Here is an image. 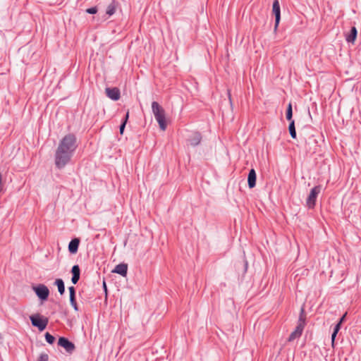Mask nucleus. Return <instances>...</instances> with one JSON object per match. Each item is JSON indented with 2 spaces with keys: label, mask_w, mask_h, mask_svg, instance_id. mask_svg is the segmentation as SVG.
<instances>
[{
  "label": "nucleus",
  "mask_w": 361,
  "mask_h": 361,
  "mask_svg": "<svg viewBox=\"0 0 361 361\" xmlns=\"http://www.w3.org/2000/svg\"><path fill=\"white\" fill-rule=\"evenodd\" d=\"M55 285L58 287V290L61 295H63L65 292V286L63 281L61 279H57L55 281Z\"/></svg>",
  "instance_id": "18"
},
{
  "label": "nucleus",
  "mask_w": 361,
  "mask_h": 361,
  "mask_svg": "<svg viewBox=\"0 0 361 361\" xmlns=\"http://www.w3.org/2000/svg\"><path fill=\"white\" fill-rule=\"evenodd\" d=\"M32 325L37 327L42 331L44 330L48 324L49 319L39 314H35L30 316Z\"/></svg>",
  "instance_id": "2"
},
{
  "label": "nucleus",
  "mask_w": 361,
  "mask_h": 361,
  "mask_svg": "<svg viewBox=\"0 0 361 361\" xmlns=\"http://www.w3.org/2000/svg\"><path fill=\"white\" fill-rule=\"evenodd\" d=\"M272 12L275 15L274 30H276L281 20V9L279 1L278 0H275L273 2Z\"/></svg>",
  "instance_id": "6"
},
{
  "label": "nucleus",
  "mask_w": 361,
  "mask_h": 361,
  "mask_svg": "<svg viewBox=\"0 0 361 361\" xmlns=\"http://www.w3.org/2000/svg\"><path fill=\"white\" fill-rule=\"evenodd\" d=\"M152 110L154 115H157L159 113H161L163 110H164L157 102H153L152 103Z\"/></svg>",
  "instance_id": "17"
},
{
  "label": "nucleus",
  "mask_w": 361,
  "mask_h": 361,
  "mask_svg": "<svg viewBox=\"0 0 361 361\" xmlns=\"http://www.w3.org/2000/svg\"><path fill=\"white\" fill-rule=\"evenodd\" d=\"M293 116V110H292V105L290 103H289L287 110H286V118L287 120L291 121Z\"/></svg>",
  "instance_id": "20"
},
{
  "label": "nucleus",
  "mask_w": 361,
  "mask_h": 361,
  "mask_svg": "<svg viewBox=\"0 0 361 361\" xmlns=\"http://www.w3.org/2000/svg\"><path fill=\"white\" fill-rule=\"evenodd\" d=\"M45 339L49 344H52L55 341V338L48 332L45 334Z\"/></svg>",
  "instance_id": "21"
},
{
  "label": "nucleus",
  "mask_w": 361,
  "mask_h": 361,
  "mask_svg": "<svg viewBox=\"0 0 361 361\" xmlns=\"http://www.w3.org/2000/svg\"><path fill=\"white\" fill-rule=\"evenodd\" d=\"M86 12L90 14H95L97 12V8L96 6L89 8L86 10Z\"/></svg>",
  "instance_id": "24"
},
{
  "label": "nucleus",
  "mask_w": 361,
  "mask_h": 361,
  "mask_svg": "<svg viewBox=\"0 0 361 361\" xmlns=\"http://www.w3.org/2000/svg\"><path fill=\"white\" fill-rule=\"evenodd\" d=\"M341 325L340 324H337L335 327H334V332L333 333H335V334H338V331L340 330L341 329Z\"/></svg>",
  "instance_id": "26"
},
{
  "label": "nucleus",
  "mask_w": 361,
  "mask_h": 361,
  "mask_svg": "<svg viewBox=\"0 0 361 361\" xmlns=\"http://www.w3.org/2000/svg\"><path fill=\"white\" fill-rule=\"evenodd\" d=\"M103 285H104V289H105V291H106V283H105V282H104Z\"/></svg>",
  "instance_id": "32"
},
{
  "label": "nucleus",
  "mask_w": 361,
  "mask_h": 361,
  "mask_svg": "<svg viewBox=\"0 0 361 361\" xmlns=\"http://www.w3.org/2000/svg\"><path fill=\"white\" fill-rule=\"evenodd\" d=\"M347 313H345L343 317L340 319V321L338 322V324H341L342 322L344 321L345 318V316H346Z\"/></svg>",
  "instance_id": "29"
},
{
  "label": "nucleus",
  "mask_w": 361,
  "mask_h": 361,
  "mask_svg": "<svg viewBox=\"0 0 361 361\" xmlns=\"http://www.w3.org/2000/svg\"><path fill=\"white\" fill-rule=\"evenodd\" d=\"M357 31L355 27H352L349 33L345 35V39L348 42L353 44L357 37Z\"/></svg>",
  "instance_id": "13"
},
{
  "label": "nucleus",
  "mask_w": 361,
  "mask_h": 361,
  "mask_svg": "<svg viewBox=\"0 0 361 361\" xmlns=\"http://www.w3.org/2000/svg\"><path fill=\"white\" fill-rule=\"evenodd\" d=\"M106 96L114 101H117L120 99L121 92L117 87H106L105 89Z\"/></svg>",
  "instance_id": "8"
},
{
  "label": "nucleus",
  "mask_w": 361,
  "mask_h": 361,
  "mask_svg": "<svg viewBox=\"0 0 361 361\" xmlns=\"http://www.w3.org/2000/svg\"><path fill=\"white\" fill-rule=\"evenodd\" d=\"M76 137L73 134L66 135L59 142L55 152V165L63 169L71 161L76 148Z\"/></svg>",
  "instance_id": "1"
},
{
  "label": "nucleus",
  "mask_w": 361,
  "mask_h": 361,
  "mask_svg": "<svg viewBox=\"0 0 361 361\" xmlns=\"http://www.w3.org/2000/svg\"><path fill=\"white\" fill-rule=\"evenodd\" d=\"M128 116H129V113H128V112H127V113H126V117H125V119H124L123 122L121 123V126H120V133H121V134H123V133L124 128H125V126H126V122H127L128 118Z\"/></svg>",
  "instance_id": "22"
},
{
  "label": "nucleus",
  "mask_w": 361,
  "mask_h": 361,
  "mask_svg": "<svg viewBox=\"0 0 361 361\" xmlns=\"http://www.w3.org/2000/svg\"><path fill=\"white\" fill-rule=\"evenodd\" d=\"M118 2H116L115 0H113L107 6L106 13L109 16L114 14L118 7Z\"/></svg>",
  "instance_id": "16"
},
{
  "label": "nucleus",
  "mask_w": 361,
  "mask_h": 361,
  "mask_svg": "<svg viewBox=\"0 0 361 361\" xmlns=\"http://www.w3.org/2000/svg\"><path fill=\"white\" fill-rule=\"evenodd\" d=\"M247 183L250 188H254L256 185V172L253 169H252L249 172Z\"/></svg>",
  "instance_id": "14"
},
{
  "label": "nucleus",
  "mask_w": 361,
  "mask_h": 361,
  "mask_svg": "<svg viewBox=\"0 0 361 361\" xmlns=\"http://www.w3.org/2000/svg\"><path fill=\"white\" fill-rule=\"evenodd\" d=\"M70 302H71V304L76 302L75 295L70 296Z\"/></svg>",
  "instance_id": "27"
},
{
  "label": "nucleus",
  "mask_w": 361,
  "mask_h": 361,
  "mask_svg": "<svg viewBox=\"0 0 361 361\" xmlns=\"http://www.w3.org/2000/svg\"><path fill=\"white\" fill-rule=\"evenodd\" d=\"M71 305L75 311H78V307L77 302H74Z\"/></svg>",
  "instance_id": "28"
},
{
  "label": "nucleus",
  "mask_w": 361,
  "mask_h": 361,
  "mask_svg": "<svg viewBox=\"0 0 361 361\" xmlns=\"http://www.w3.org/2000/svg\"><path fill=\"white\" fill-rule=\"evenodd\" d=\"M70 296L75 295V288L73 286L68 288Z\"/></svg>",
  "instance_id": "25"
},
{
  "label": "nucleus",
  "mask_w": 361,
  "mask_h": 361,
  "mask_svg": "<svg viewBox=\"0 0 361 361\" xmlns=\"http://www.w3.org/2000/svg\"><path fill=\"white\" fill-rule=\"evenodd\" d=\"M202 140V136L200 133L195 132L192 133L190 137L188 138V142L190 145L195 147L198 145Z\"/></svg>",
  "instance_id": "10"
},
{
  "label": "nucleus",
  "mask_w": 361,
  "mask_h": 361,
  "mask_svg": "<svg viewBox=\"0 0 361 361\" xmlns=\"http://www.w3.org/2000/svg\"><path fill=\"white\" fill-rule=\"evenodd\" d=\"M49 357L47 353H41L37 359V361H48Z\"/></svg>",
  "instance_id": "23"
},
{
  "label": "nucleus",
  "mask_w": 361,
  "mask_h": 361,
  "mask_svg": "<svg viewBox=\"0 0 361 361\" xmlns=\"http://www.w3.org/2000/svg\"><path fill=\"white\" fill-rule=\"evenodd\" d=\"M305 317L303 316V309H302L301 314H300V316L299 317V320L298 322V325H297L295 329L294 330V331H293L290 334V335L288 338V341H290V342L293 341L295 339L299 338L302 335V333L304 327H305Z\"/></svg>",
  "instance_id": "3"
},
{
  "label": "nucleus",
  "mask_w": 361,
  "mask_h": 361,
  "mask_svg": "<svg viewBox=\"0 0 361 361\" xmlns=\"http://www.w3.org/2000/svg\"><path fill=\"white\" fill-rule=\"evenodd\" d=\"M58 345L63 347L68 353H72L75 350L74 344L64 337L59 338Z\"/></svg>",
  "instance_id": "7"
},
{
  "label": "nucleus",
  "mask_w": 361,
  "mask_h": 361,
  "mask_svg": "<svg viewBox=\"0 0 361 361\" xmlns=\"http://www.w3.org/2000/svg\"><path fill=\"white\" fill-rule=\"evenodd\" d=\"M80 243V240L78 238L73 239L68 245V250L71 253L75 254L77 252L78 246Z\"/></svg>",
  "instance_id": "15"
},
{
  "label": "nucleus",
  "mask_w": 361,
  "mask_h": 361,
  "mask_svg": "<svg viewBox=\"0 0 361 361\" xmlns=\"http://www.w3.org/2000/svg\"><path fill=\"white\" fill-rule=\"evenodd\" d=\"M228 99H229L230 102H231V96L229 91H228Z\"/></svg>",
  "instance_id": "31"
},
{
  "label": "nucleus",
  "mask_w": 361,
  "mask_h": 361,
  "mask_svg": "<svg viewBox=\"0 0 361 361\" xmlns=\"http://www.w3.org/2000/svg\"><path fill=\"white\" fill-rule=\"evenodd\" d=\"M288 130H289V133H290V135L292 137V138H293V139L296 138V131H295L294 121H290L289 126H288Z\"/></svg>",
  "instance_id": "19"
},
{
  "label": "nucleus",
  "mask_w": 361,
  "mask_h": 361,
  "mask_svg": "<svg viewBox=\"0 0 361 361\" xmlns=\"http://www.w3.org/2000/svg\"><path fill=\"white\" fill-rule=\"evenodd\" d=\"M337 334H335V333H333L331 334V341H332V343L334 344V341H335V338H336V336Z\"/></svg>",
  "instance_id": "30"
},
{
  "label": "nucleus",
  "mask_w": 361,
  "mask_h": 361,
  "mask_svg": "<svg viewBox=\"0 0 361 361\" xmlns=\"http://www.w3.org/2000/svg\"><path fill=\"white\" fill-rule=\"evenodd\" d=\"M321 190V185H317L310 190V192L306 200L307 206L309 208H314V207L315 206L317 197L318 195L320 193Z\"/></svg>",
  "instance_id": "4"
},
{
  "label": "nucleus",
  "mask_w": 361,
  "mask_h": 361,
  "mask_svg": "<svg viewBox=\"0 0 361 361\" xmlns=\"http://www.w3.org/2000/svg\"><path fill=\"white\" fill-rule=\"evenodd\" d=\"M128 271V264L125 263H121L116 266L114 269L113 270L114 273L118 274L122 276H126L127 275Z\"/></svg>",
  "instance_id": "11"
},
{
  "label": "nucleus",
  "mask_w": 361,
  "mask_h": 361,
  "mask_svg": "<svg viewBox=\"0 0 361 361\" xmlns=\"http://www.w3.org/2000/svg\"><path fill=\"white\" fill-rule=\"evenodd\" d=\"M154 117L157 120V121L159 123V128L162 130H165L166 128V118H165V111L163 110L161 113H159L157 115H154Z\"/></svg>",
  "instance_id": "9"
},
{
  "label": "nucleus",
  "mask_w": 361,
  "mask_h": 361,
  "mask_svg": "<svg viewBox=\"0 0 361 361\" xmlns=\"http://www.w3.org/2000/svg\"><path fill=\"white\" fill-rule=\"evenodd\" d=\"M71 273H72V279H71V281L73 284H76L79 279H80V267L78 265H74L73 267H72V269H71Z\"/></svg>",
  "instance_id": "12"
},
{
  "label": "nucleus",
  "mask_w": 361,
  "mask_h": 361,
  "mask_svg": "<svg viewBox=\"0 0 361 361\" xmlns=\"http://www.w3.org/2000/svg\"><path fill=\"white\" fill-rule=\"evenodd\" d=\"M32 290L40 300L43 301L47 300L49 295V290L45 285L39 284L37 286H32Z\"/></svg>",
  "instance_id": "5"
}]
</instances>
